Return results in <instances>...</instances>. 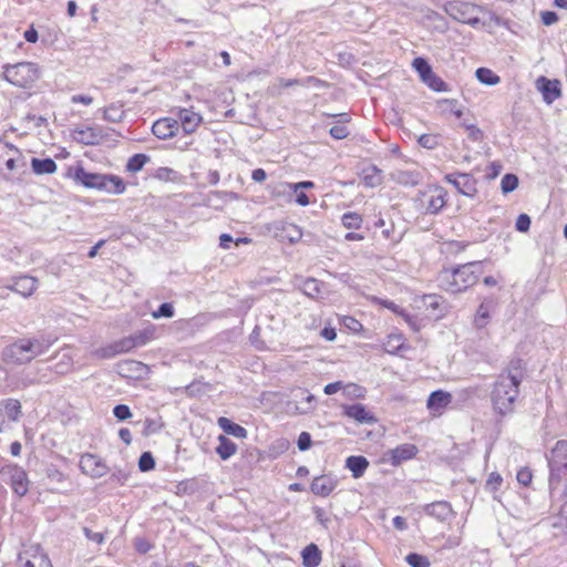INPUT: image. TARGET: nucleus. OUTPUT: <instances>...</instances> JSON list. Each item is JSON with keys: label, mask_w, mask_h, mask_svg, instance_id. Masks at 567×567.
<instances>
[{"label": "nucleus", "mask_w": 567, "mask_h": 567, "mask_svg": "<svg viewBox=\"0 0 567 567\" xmlns=\"http://www.w3.org/2000/svg\"><path fill=\"white\" fill-rule=\"evenodd\" d=\"M155 337V327L148 326L143 330L136 331L132 334L134 343H136V348L143 347L152 341Z\"/></svg>", "instance_id": "nucleus-35"}, {"label": "nucleus", "mask_w": 567, "mask_h": 567, "mask_svg": "<svg viewBox=\"0 0 567 567\" xmlns=\"http://www.w3.org/2000/svg\"><path fill=\"white\" fill-rule=\"evenodd\" d=\"M425 83L430 89H432L435 92H445L447 91V86L445 82L437 76L434 72H432L429 76L425 78V80L422 81Z\"/></svg>", "instance_id": "nucleus-43"}, {"label": "nucleus", "mask_w": 567, "mask_h": 567, "mask_svg": "<svg viewBox=\"0 0 567 567\" xmlns=\"http://www.w3.org/2000/svg\"><path fill=\"white\" fill-rule=\"evenodd\" d=\"M117 354L118 352L115 351L114 342L105 347L97 348L92 352V355H94L97 359H111Z\"/></svg>", "instance_id": "nucleus-52"}, {"label": "nucleus", "mask_w": 567, "mask_h": 567, "mask_svg": "<svg viewBox=\"0 0 567 567\" xmlns=\"http://www.w3.org/2000/svg\"><path fill=\"white\" fill-rule=\"evenodd\" d=\"M113 414L118 421H125L132 416L130 408L125 404L115 405Z\"/></svg>", "instance_id": "nucleus-59"}, {"label": "nucleus", "mask_w": 567, "mask_h": 567, "mask_svg": "<svg viewBox=\"0 0 567 567\" xmlns=\"http://www.w3.org/2000/svg\"><path fill=\"white\" fill-rule=\"evenodd\" d=\"M390 178L402 186H416L423 179V172L420 168L395 169Z\"/></svg>", "instance_id": "nucleus-13"}, {"label": "nucleus", "mask_w": 567, "mask_h": 567, "mask_svg": "<svg viewBox=\"0 0 567 567\" xmlns=\"http://www.w3.org/2000/svg\"><path fill=\"white\" fill-rule=\"evenodd\" d=\"M444 10L452 19L472 27L480 23V13L487 11L483 7L458 0L447 2Z\"/></svg>", "instance_id": "nucleus-5"}, {"label": "nucleus", "mask_w": 567, "mask_h": 567, "mask_svg": "<svg viewBox=\"0 0 567 567\" xmlns=\"http://www.w3.org/2000/svg\"><path fill=\"white\" fill-rule=\"evenodd\" d=\"M462 125L467 131V136L470 140H472L474 142H478V141L483 140L484 134L476 125L467 124V123H463Z\"/></svg>", "instance_id": "nucleus-58"}, {"label": "nucleus", "mask_w": 567, "mask_h": 567, "mask_svg": "<svg viewBox=\"0 0 567 567\" xmlns=\"http://www.w3.org/2000/svg\"><path fill=\"white\" fill-rule=\"evenodd\" d=\"M550 468V484L554 480L559 481L561 473L567 471V440L558 441L548 457Z\"/></svg>", "instance_id": "nucleus-7"}, {"label": "nucleus", "mask_w": 567, "mask_h": 567, "mask_svg": "<svg viewBox=\"0 0 567 567\" xmlns=\"http://www.w3.org/2000/svg\"><path fill=\"white\" fill-rule=\"evenodd\" d=\"M342 224L346 228L359 229L362 224V217L357 213L349 212L343 214Z\"/></svg>", "instance_id": "nucleus-44"}, {"label": "nucleus", "mask_w": 567, "mask_h": 567, "mask_svg": "<svg viewBox=\"0 0 567 567\" xmlns=\"http://www.w3.org/2000/svg\"><path fill=\"white\" fill-rule=\"evenodd\" d=\"M2 359L7 363L24 364L33 360L25 338L7 346L2 351Z\"/></svg>", "instance_id": "nucleus-8"}, {"label": "nucleus", "mask_w": 567, "mask_h": 567, "mask_svg": "<svg viewBox=\"0 0 567 567\" xmlns=\"http://www.w3.org/2000/svg\"><path fill=\"white\" fill-rule=\"evenodd\" d=\"M518 186V177L514 174H505L501 181V188L504 194L515 190Z\"/></svg>", "instance_id": "nucleus-49"}, {"label": "nucleus", "mask_w": 567, "mask_h": 567, "mask_svg": "<svg viewBox=\"0 0 567 567\" xmlns=\"http://www.w3.org/2000/svg\"><path fill=\"white\" fill-rule=\"evenodd\" d=\"M73 178L86 188H95L106 192L109 194L120 195L125 192V184L123 179L116 175H107L100 173H91L85 171L82 166L74 169Z\"/></svg>", "instance_id": "nucleus-3"}, {"label": "nucleus", "mask_w": 567, "mask_h": 567, "mask_svg": "<svg viewBox=\"0 0 567 567\" xmlns=\"http://www.w3.org/2000/svg\"><path fill=\"white\" fill-rule=\"evenodd\" d=\"M150 161H151V157L146 154H135L128 158L127 164H126V171H128L131 173H137Z\"/></svg>", "instance_id": "nucleus-39"}, {"label": "nucleus", "mask_w": 567, "mask_h": 567, "mask_svg": "<svg viewBox=\"0 0 567 567\" xmlns=\"http://www.w3.org/2000/svg\"><path fill=\"white\" fill-rule=\"evenodd\" d=\"M154 319H158L162 317L172 318L174 316L173 305L169 302L162 303L156 311L152 313Z\"/></svg>", "instance_id": "nucleus-57"}, {"label": "nucleus", "mask_w": 567, "mask_h": 567, "mask_svg": "<svg viewBox=\"0 0 567 567\" xmlns=\"http://www.w3.org/2000/svg\"><path fill=\"white\" fill-rule=\"evenodd\" d=\"M301 396V401L296 404V411L300 414H306L313 409L315 396L303 391Z\"/></svg>", "instance_id": "nucleus-42"}, {"label": "nucleus", "mask_w": 567, "mask_h": 567, "mask_svg": "<svg viewBox=\"0 0 567 567\" xmlns=\"http://www.w3.org/2000/svg\"><path fill=\"white\" fill-rule=\"evenodd\" d=\"M516 477H517L518 483H520L524 486H528L532 482L533 474H532L530 470L524 467L517 472Z\"/></svg>", "instance_id": "nucleus-63"}, {"label": "nucleus", "mask_w": 567, "mask_h": 567, "mask_svg": "<svg viewBox=\"0 0 567 567\" xmlns=\"http://www.w3.org/2000/svg\"><path fill=\"white\" fill-rule=\"evenodd\" d=\"M444 300L437 295H425L423 297V306L427 310H432L436 316H442L444 310Z\"/></svg>", "instance_id": "nucleus-33"}, {"label": "nucleus", "mask_w": 567, "mask_h": 567, "mask_svg": "<svg viewBox=\"0 0 567 567\" xmlns=\"http://www.w3.org/2000/svg\"><path fill=\"white\" fill-rule=\"evenodd\" d=\"M329 133L336 140H343L349 135V130L344 124H337L330 128Z\"/></svg>", "instance_id": "nucleus-60"}, {"label": "nucleus", "mask_w": 567, "mask_h": 567, "mask_svg": "<svg viewBox=\"0 0 567 567\" xmlns=\"http://www.w3.org/2000/svg\"><path fill=\"white\" fill-rule=\"evenodd\" d=\"M337 487V481L327 475L317 476L313 478L310 489L315 495L327 497Z\"/></svg>", "instance_id": "nucleus-19"}, {"label": "nucleus", "mask_w": 567, "mask_h": 567, "mask_svg": "<svg viewBox=\"0 0 567 567\" xmlns=\"http://www.w3.org/2000/svg\"><path fill=\"white\" fill-rule=\"evenodd\" d=\"M516 230L526 233L530 227V217L527 214H520L515 224Z\"/></svg>", "instance_id": "nucleus-61"}, {"label": "nucleus", "mask_w": 567, "mask_h": 567, "mask_svg": "<svg viewBox=\"0 0 567 567\" xmlns=\"http://www.w3.org/2000/svg\"><path fill=\"white\" fill-rule=\"evenodd\" d=\"M0 154L8 156L6 166L9 171H14L17 165L13 154H19V150L12 144L0 142Z\"/></svg>", "instance_id": "nucleus-37"}, {"label": "nucleus", "mask_w": 567, "mask_h": 567, "mask_svg": "<svg viewBox=\"0 0 567 567\" xmlns=\"http://www.w3.org/2000/svg\"><path fill=\"white\" fill-rule=\"evenodd\" d=\"M302 291L310 298H317L321 291V284L315 278H308L302 284Z\"/></svg>", "instance_id": "nucleus-40"}, {"label": "nucleus", "mask_w": 567, "mask_h": 567, "mask_svg": "<svg viewBox=\"0 0 567 567\" xmlns=\"http://www.w3.org/2000/svg\"><path fill=\"white\" fill-rule=\"evenodd\" d=\"M153 176L162 182H173L177 178V172L169 167H158L153 173Z\"/></svg>", "instance_id": "nucleus-46"}, {"label": "nucleus", "mask_w": 567, "mask_h": 567, "mask_svg": "<svg viewBox=\"0 0 567 567\" xmlns=\"http://www.w3.org/2000/svg\"><path fill=\"white\" fill-rule=\"evenodd\" d=\"M72 137L80 144L95 145L101 141L102 134L101 131L96 127H76L72 132Z\"/></svg>", "instance_id": "nucleus-18"}, {"label": "nucleus", "mask_w": 567, "mask_h": 567, "mask_svg": "<svg viewBox=\"0 0 567 567\" xmlns=\"http://www.w3.org/2000/svg\"><path fill=\"white\" fill-rule=\"evenodd\" d=\"M369 466V461L364 456L351 455L346 460V467L351 471L354 478L361 477Z\"/></svg>", "instance_id": "nucleus-28"}, {"label": "nucleus", "mask_w": 567, "mask_h": 567, "mask_svg": "<svg viewBox=\"0 0 567 567\" xmlns=\"http://www.w3.org/2000/svg\"><path fill=\"white\" fill-rule=\"evenodd\" d=\"M537 89L542 92L544 101L548 104L556 101L560 95V82L558 80H548L545 76L536 81Z\"/></svg>", "instance_id": "nucleus-15"}, {"label": "nucleus", "mask_w": 567, "mask_h": 567, "mask_svg": "<svg viewBox=\"0 0 567 567\" xmlns=\"http://www.w3.org/2000/svg\"><path fill=\"white\" fill-rule=\"evenodd\" d=\"M476 79L485 85H496L501 82V78L487 68H478L475 72Z\"/></svg>", "instance_id": "nucleus-34"}, {"label": "nucleus", "mask_w": 567, "mask_h": 567, "mask_svg": "<svg viewBox=\"0 0 567 567\" xmlns=\"http://www.w3.org/2000/svg\"><path fill=\"white\" fill-rule=\"evenodd\" d=\"M502 482V476L498 473L493 472L488 475V478L486 481V487L489 488L491 491H497Z\"/></svg>", "instance_id": "nucleus-62"}, {"label": "nucleus", "mask_w": 567, "mask_h": 567, "mask_svg": "<svg viewBox=\"0 0 567 567\" xmlns=\"http://www.w3.org/2000/svg\"><path fill=\"white\" fill-rule=\"evenodd\" d=\"M103 113V120L111 122V123H118L124 117V110L123 105L121 104H111L102 110Z\"/></svg>", "instance_id": "nucleus-32"}, {"label": "nucleus", "mask_w": 567, "mask_h": 567, "mask_svg": "<svg viewBox=\"0 0 567 567\" xmlns=\"http://www.w3.org/2000/svg\"><path fill=\"white\" fill-rule=\"evenodd\" d=\"M80 468L82 473L99 478L107 473V466L97 455L86 453L80 458Z\"/></svg>", "instance_id": "nucleus-11"}, {"label": "nucleus", "mask_w": 567, "mask_h": 567, "mask_svg": "<svg viewBox=\"0 0 567 567\" xmlns=\"http://www.w3.org/2000/svg\"><path fill=\"white\" fill-rule=\"evenodd\" d=\"M138 467L142 472H148L155 467V460L151 452H144L140 456Z\"/></svg>", "instance_id": "nucleus-56"}, {"label": "nucleus", "mask_w": 567, "mask_h": 567, "mask_svg": "<svg viewBox=\"0 0 567 567\" xmlns=\"http://www.w3.org/2000/svg\"><path fill=\"white\" fill-rule=\"evenodd\" d=\"M39 78V70L31 62H19L3 66V79L18 87H31Z\"/></svg>", "instance_id": "nucleus-4"}, {"label": "nucleus", "mask_w": 567, "mask_h": 567, "mask_svg": "<svg viewBox=\"0 0 567 567\" xmlns=\"http://www.w3.org/2000/svg\"><path fill=\"white\" fill-rule=\"evenodd\" d=\"M277 81H278L279 87L282 89V87L297 86V85H305L306 83H315V82H318V79H316L315 76H308L306 79L305 83H302L298 79H284V78H279Z\"/></svg>", "instance_id": "nucleus-55"}, {"label": "nucleus", "mask_w": 567, "mask_h": 567, "mask_svg": "<svg viewBox=\"0 0 567 567\" xmlns=\"http://www.w3.org/2000/svg\"><path fill=\"white\" fill-rule=\"evenodd\" d=\"M164 426L161 417L158 419H146L144 422L143 435L150 436L158 433Z\"/></svg>", "instance_id": "nucleus-45"}, {"label": "nucleus", "mask_w": 567, "mask_h": 567, "mask_svg": "<svg viewBox=\"0 0 567 567\" xmlns=\"http://www.w3.org/2000/svg\"><path fill=\"white\" fill-rule=\"evenodd\" d=\"M1 405L4 409L6 415L12 421H17L21 414V404L16 399H7L2 401Z\"/></svg>", "instance_id": "nucleus-38"}, {"label": "nucleus", "mask_w": 567, "mask_h": 567, "mask_svg": "<svg viewBox=\"0 0 567 567\" xmlns=\"http://www.w3.org/2000/svg\"><path fill=\"white\" fill-rule=\"evenodd\" d=\"M177 117L178 124L182 126L185 134L194 133L203 121L200 114L188 109H179Z\"/></svg>", "instance_id": "nucleus-17"}, {"label": "nucleus", "mask_w": 567, "mask_h": 567, "mask_svg": "<svg viewBox=\"0 0 567 567\" xmlns=\"http://www.w3.org/2000/svg\"><path fill=\"white\" fill-rule=\"evenodd\" d=\"M237 452V445L225 435L218 436L216 453L221 460H228Z\"/></svg>", "instance_id": "nucleus-30"}, {"label": "nucleus", "mask_w": 567, "mask_h": 567, "mask_svg": "<svg viewBox=\"0 0 567 567\" xmlns=\"http://www.w3.org/2000/svg\"><path fill=\"white\" fill-rule=\"evenodd\" d=\"M321 561V553L317 545L310 544L302 550V563L306 567H317Z\"/></svg>", "instance_id": "nucleus-29"}, {"label": "nucleus", "mask_w": 567, "mask_h": 567, "mask_svg": "<svg viewBox=\"0 0 567 567\" xmlns=\"http://www.w3.org/2000/svg\"><path fill=\"white\" fill-rule=\"evenodd\" d=\"M114 344L115 351H117L118 354L130 352L131 350L136 348V343H134L132 334L128 337H124L117 341H114Z\"/></svg>", "instance_id": "nucleus-50"}, {"label": "nucleus", "mask_w": 567, "mask_h": 567, "mask_svg": "<svg viewBox=\"0 0 567 567\" xmlns=\"http://www.w3.org/2000/svg\"><path fill=\"white\" fill-rule=\"evenodd\" d=\"M25 339L33 359L41 354H44L56 340L55 338L45 334Z\"/></svg>", "instance_id": "nucleus-22"}, {"label": "nucleus", "mask_w": 567, "mask_h": 567, "mask_svg": "<svg viewBox=\"0 0 567 567\" xmlns=\"http://www.w3.org/2000/svg\"><path fill=\"white\" fill-rule=\"evenodd\" d=\"M417 447L414 444L404 443L390 451L393 465L413 458L417 454Z\"/></svg>", "instance_id": "nucleus-23"}, {"label": "nucleus", "mask_w": 567, "mask_h": 567, "mask_svg": "<svg viewBox=\"0 0 567 567\" xmlns=\"http://www.w3.org/2000/svg\"><path fill=\"white\" fill-rule=\"evenodd\" d=\"M31 167L38 175L53 174L56 171V164L52 158H32Z\"/></svg>", "instance_id": "nucleus-31"}, {"label": "nucleus", "mask_w": 567, "mask_h": 567, "mask_svg": "<svg viewBox=\"0 0 567 567\" xmlns=\"http://www.w3.org/2000/svg\"><path fill=\"white\" fill-rule=\"evenodd\" d=\"M38 288V280L32 276H20L14 279L12 290L23 297H30Z\"/></svg>", "instance_id": "nucleus-24"}, {"label": "nucleus", "mask_w": 567, "mask_h": 567, "mask_svg": "<svg viewBox=\"0 0 567 567\" xmlns=\"http://www.w3.org/2000/svg\"><path fill=\"white\" fill-rule=\"evenodd\" d=\"M425 209L430 214H437L446 204V192L443 188L436 187L425 194Z\"/></svg>", "instance_id": "nucleus-20"}, {"label": "nucleus", "mask_w": 567, "mask_h": 567, "mask_svg": "<svg viewBox=\"0 0 567 567\" xmlns=\"http://www.w3.org/2000/svg\"><path fill=\"white\" fill-rule=\"evenodd\" d=\"M412 66L419 73L422 81L425 80V78L433 72L432 66L429 64V62L421 56L415 58L413 60Z\"/></svg>", "instance_id": "nucleus-41"}, {"label": "nucleus", "mask_w": 567, "mask_h": 567, "mask_svg": "<svg viewBox=\"0 0 567 567\" xmlns=\"http://www.w3.org/2000/svg\"><path fill=\"white\" fill-rule=\"evenodd\" d=\"M482 272L480 261L468 262L453 270H445L440 275V282L444 290L458 293L474 286Z\"/></svg>", "instance_id": "nucleus-2"}, {"label": "nucleus", "mask_w": 567, "mask_h": 567, "mask_svg": "<svg viewBox=\"0 0 567 567\" xmlns=\"http://www.w3.org/2000/svg\"><path fill=\"white\" fill-rule=\"evenodd\" d=\"M451 393L442 390H436L430 394L426 402V406L430 411L441 414L442 411L451 403Z\"/></svg>", "instance_id": "nucleus-21"}, {"label": "nucleus", "mask_w": 567, "mask_h": 567, "mask_svg": "<svg viewBox=\"0 0 567 567\" xmlns=\"http://www.w3.org/2000/svg\"><path fill=\"white\" fill-rule=\"evenodd\" d=\"M419 144L427 150H434L440 145V136L435 134H423L417 140Z\"/></svg>", "instance_id": "nucleus-53"}, {"label": "nucleus", "mask_w": 567, "mask_h": 567, "mask_svg": "<svg viewBox=\"0 0 567 567\" xmlns=\"http://www.w3.org/2000/svg\"><path fill=\"white\" fill-rule=\"evenodd\" d=\"M218 426L227 434L233 435L237 439H246L247 430L239 424L234 423L231 420L220 416L217 420Z\"/></svg>", "instance_id": "nucleus-27"}, {"label": "nucleus", "mask_w": 567, "mask_h": 567, "mask_svg": "<svg viewBox=\"0 0 567 567\" xmlns=\"http://www.w3.org/2000/svg\"><path fill=\"white\" fill-rule=\"evenodd\" d=\"M281 238L287 239L290 244L298 243L302 237L301 229L295 224H286L281 228Z\"/></svg>", "instance_id": "nucleus-36"}, {"label": "nucleus", "mask_w": 567, "mask_h": 567, "mask_svg": "<svg viewBox=\"0 0 567 567\" xmlns=\"http://www.w3.org/2000/svg\"><path fill=\"white\" fill-rule=\"evenodd\" d=\"M444 179L464 196L473 198L477 193V181L471 174L451 173L445 175Z\"/></svg>", "instance_id": "nucleus-10"}, {"label": "nucleus", "mask_w": 567, "mask_h": 567, "mask_svg": "<svg viewBox=\"0 0 567 567\" xmlns=\"http://www.w3.org/2000/svg\"><path fill=\"white\" fill-rule=\"evenodd\" d=\"M19 567H52L49 556L39 545L30 546L19 554Z\"/></svg>", "instance_id": "nucleus-9"}, {"label": "nucleus", "mask_w": 567, "mask_h": 567, "mask_svg": "<svg viewBox=\"0 0 567 567\" xmlns=\"http://www.w3.org/2000/svg\"><path fill=\"white\" fill-rule=\"evenodd\" d=\"M116 369L126 379H143L148 373V367L136 360H123L117 363Z\"/></svg>", "instance_id": "nucleus-12"}, {"label": "nucleus", "mask_w": 567, "mask_h": 567, "mask_svg": "<svg viewBox=\"0 0 567 567\" xmlns=\"http://www.w3.org/2000/svg\"><path fill=\"white\" fill-rule=\"evenodd\" d=\"M425 513L439 520H445L452 514V507L447 502H435L426 505Z\"/></svg>", "instance_id": "nucleus-26"}, {"label": "nucleus", "mask_w": 567, "mask_h": 567, "mask_svg": "<svg viewBox=\"0 0 567 567\" xmlns=\"http://www.w3.org/2000/svg\"><path fill=\"white\" fill-rule=\"evenodd\" d=\"M488 318H489V308L485 302H483L480 305V307L476 311V316H475V320H474L475 326L480 329L484 328L487 324Z\"/></svg>", "instance_id": "nucleus-47"}, {"label": "nucleus", "mask_w": 567, "mask_h": 567, "mask_svg": "<svg viewBox=\"0 0 567 567\" xmlns=\"http://www.w3.org/2000/svg\"><path fill=\"white\" fill-rule=\"evenodd\" d=\"M406 563L411 567H430L429 559L420 554L411 553L405 557Z\"/></svg>", "instance_id": "nucleus-54"}, {"label": "nucleus", "mask_w": 567, "mask_h": 567, "mask_svg": "<svg viewBox=\"0 0 567 567\" xmlns=\"http://www.w3.org/2000/svg\"><path fill=\"white\" fill-rule=\"evenodd\" d=\"M179 128L177 120L171 117H163L157 120L153 126V134L159 140H167L173 137Z\"/></svg>", "instance_id": "nucleus-16"}, {"label": "nucleus", "mask_w": 567, "mask_h": 567, "mask_svg": "<svg viewBox=\"0 0 567 567\" xmlns=\"http://www.w3.org/2000/svg\"><path fill=\"white\" fill-rule=\"evenodd\" d=\"M297 445L300 451H307L311 446L310 434L308 432H301L298 437Z\"/></svg>", "instance_id": "nucleus-64"}, {"label": "nucleus", "mask_w": 567, "mask_h": 567, "mask_svg": "<svg viewBox=\"0 0 567 567\" xmlns=\"http://www.w3.org/2000/svg\"><path fill=\"white\" fill-rule=\"evenodd\" d=\"M280 187L284 192H292L298 193V190L309 189L315 187V183L311 181H303L299 183H282L280 184Z\"/></svg>", "instance_id": "nucleus-51"}, {"label": "nucleus", "mask_w": 567, "mask_h": 567, "mask_svg": "<svg viewBox=\"0 0 567 567\" xmlns=\"http://www.w3.org/2000/svg\"><path fill=\"white\" fill-rule=\"evenodd\" d=\"M3 481L9 483L13 492L24 496L29 491V480L25 471L18 465H6L1 470Z\"/></svg>", "instance_id": "nucleus-6"}, {"label": "nucleus", "mask_w": 567, "mask_h": 567, "mask_svg": "<svg viewBox=\"0 0 567 567\" xmlns=\"http://www.w3.org/2000/svg\"><path fill=\"white\" fill-rule=\"evenodd\" d=\"M519 384L520 379L511 372L498 375L491 393L493 410L496 414L506 416L514 412Z\"/></svg>", "instance_id": "nucleus-1"}, {"label": "nucleus", "mask_w": 567, "mask_h": 567, "mask_svg": "<svg viewBox=\"0 0 567 567\" xmlns=\"http://www.w3.org/2000/svg\"><path fill=\"white\" fill-rule=\"evenodd\" d=\"M360 177L364 186L370 188L378 187L383 182L382 171L378 168L375 165H369L362 168Z\"/></svg>", "instance_id": "nucleus-25"}, {"label": "nucleus", "mask_w": 567, "mask_h": 567, "mask_svg": "<svg viewBox=\"0 0 567 567\" xmlns=\"http://www.w3.org/2000/svg\"><path fill=\"white\" fill-rule=\"evenodd\" d=\"M364 392V389L355 383L343 384L342 394L349 399L363 398Z\"/></svg>", "instance_id": "nucleus-48"}, {"label": "nucleus", "mask_w": 567, "mask_h": 567, "mask_svg": "<svg viewBox=\"0 0 567 567\" xmlns=\"http://www.w3.org/2000/svg\"><path fill=\"white\" fill-rule=\"evenodd\" d=\"M343 414L361 424H373L377 422L373 413L361 403L343 406Z\"/></svg>", "instance_id": "nucleus-14"}]
</instances>
